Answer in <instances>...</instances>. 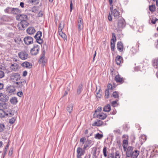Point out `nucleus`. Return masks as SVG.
Listing matches in <instances>:
<instances>
[{
	"instance_id": "1",
	"label": "nucleus",
	"mask_w": 158,
	"mask_h": 158,
	"mask_svg": "<svg viewBox=\"0 0 158 158\" xmlns=\"http://www.w3.org/2000/svg\"><path fill=\"white\" fill-rule=\"evenodd\" d=\"M114 24L117 29L120 30L123 29L126 25L125 20L122 18H120L114 22Z\"/></svg>"
},
{
	"instance_id": "2",
	"label": "nucleus",
	"mask_w": 158,
	"mask_h": 158,
	"mask_svg": "<svg viewBox=\"0 0 158 158\" xmlns=\"http://www.w3.org/2000/svg\"><path fill=\"white\" fill-rule=\"evenodd\" d=\"M12 20V18L9 16L3 15L0 18V25L6 24L7 22H10Z\"/></svg>"
},
{
	"instance_id": "3",
	"label": "nucleus",
	"mask_w": 158,
	"mask_h": 158,
	"mask_svg": "<svg viewBox=\"0 0 158 158\" xmlns=\"http://www.w3.org/2000/svg\"><path fill=\"white\" fill-rule=\"evenodd\" d=\"M40 50L39 46L35 45L30 50L32 56H35L37 55Z\"/></svg>"
},
{
	"instance_id": "4",
	"label": "nucleus",
	"mask_w": 158,
	"mask_h": 158,
	"mask_svg": "<svg viewBox=\"0 0 158 158\" xmlns=\"http://www.w3.org/2000/svg\"><path fill=\"white\" fill-rule=\"evenodd\" d=\"M78 18L80 19L78 21L77 26L78 31L80 32L83 29L84 26L83 20L81 18V16H79Z\"/></svg>"
},
{
	"instance_id": "5",
	"label": "nucleus",
	"mask_w": 158,
	"mask_h": 158,
	"mask_svg": "<svg viewBox=\"0 0 158 158\" xmlns=\"http://www.w3.org/2000/svg\"><path fill=\"white\" fill-rule=\"evenodd\" d=\"M29 24L27 20L21 21L18 24V27L20 30H22L23 28L27 27Z\"/></svg>"
},
{
	"instance_id": "6",
	"label": "nucleus",
	"mask_w": 158,
	"mask_h": 158,
	"mask_svg": "<svg viewBox=\"0 0 158 158\" xmlns=\"http://www.w3.org/2000/svg\"><path fill=\"white\" fill-rule=\"evenodd\" d=\"M42 35V33L40 31H38L34 36V38L36 39L37 42L40 44L43 43V40L41 39Z\"/></svg>"
},
{
	"instance_id": "7",
	"label": "nucleus",
	"mask_w": 158,
	"mask_h": 158,
	"mask_svg": "<svg viewBox=\"0 0 158 158\" xmlns=\"http://www.w3.org/2000/svg\"><path fill=\"white\" fill-rule=\"evenodd\" d=\"M20 78V75L18 73H13L10 76L11 80L13 82L17 81Z\"/></svg>"
},
{
	"instance_id": "8",
	"label": "nucleus",
	"mask_w": 158,
	"mask_h": 158,
	"mask_svg": "<svg viewBox=\"0 0 158 158\" xmlns=\"http://www.w3.org/2000/svg\"><path fill=\"white\" fill-rule=\"evenodd\" d=\"M23 40L25 44H26L29 45L33 43V39L31 36L25 37L24 38Z\"/></svg>"
},
{
	"instance_id": "9",
	"label": "nucleus",
	"mask_w": 158,
	"mask_h": 158,
	"mask_svg": "<svg viewBox=\"0 0 158 158\" xmlns=\"http://www.w3.org/2000/svg\"><path fill=\"white\" fill-rule=\"evenodd\" d=\"M45 52H43L39 60V63H42L43 66H44L45 63L47 62V59L45 57Z\"/></svg>"
},
{
	"instance_id": "10",
	"label": "nucleus",
	"mask_w": 158,
	"mask_h": 158,
	"mask_svg": "<svg viewBox=\"0 0 158 158\" xmlns=\"http://www.w3.org/2000/svg\"><path fill=\"white\" fill-rule=\"evenodd\" d=\"M19 57L22 60H25L27 59L28 56L27 53L25 51H22L18 53Z\"/></svg>"
},
{
	"instance_id": "11",
	"label": "nucleus",
	"mask_w": 158,
	"mask_h": 158,
	"mask_svg": "<svg viewBox=\"0 0 158 158\" xmlns=\"http://www.w3.org/2000/svg\"><path fill=\"white\" fill-rule=\"evenodd\" d=\"M9 99V97L5 94L0 93V101L2 102L7 101Z\"/></svg>"
},
{
	"instance_id": "12",
	"label": "nucleus",
	"mask_w": 158,
	"mask_h": 158,
	"mask_svg": "<svg viewBox=\"0 0 158 158\" xmlns=\"http://www.w3.org/2000/svg\"><path fill=\"white\" fill-rule=\"evenodd\" d=\"M16 19L17 20H19L21 21L27 20L28 19L27 16L26 15L24 14L18 15L16 16Z\"/></svg>"
},
{
	"instance_id": "13",
	"label": "nucleus",
	"mask_w": 158,
	"mask_h": 158,
	"mask_svg": "<svg viewBox=\"0 0 158 158\" xmlns=\"http://www.w3.org/2000/svg\"><path fill=\"white\" fill-rule=\"evenodd\" d=\"M111 13L115 19H118L121 16L119 11L116 9H114Z\"/></svg>"
},
{
	"instance_id": "14",
	"label": "nucleus",
	"mask_w": 158,
	"mask_h": 158,
	"mask_svg": "<svg viewBox=\"0 0 158 158\" xmlns=\"http://www.w3.org/2000/svg\"><path fill=\"white\" fill-rule=\"evenodd\" d=\"M133 152V148L131 146H129L127 149L126 153V156L127 157H130L132 155Z\"/></svg>"
},
{
	"instance_id": "15",
	"label": "nucleus",
	"mask_w": 158,
	"mask_h": 158,
	"mask_svg": "<svg viewBox=\"0 0 158 158\" xmlns=\"http://www.w3.org/2000/svg\"><path fill=\"white\" fill-rule=\"evenodd\" d=\"M8 94L9 95H11L15 94V88L12 86H10L6 90Z\"/></svg>"
},
{
	"instance_id": "16",
	"label": "nucleus",
	"mask_w": 158,
	"mask_h": 158,
	"mask_svg": "<svg viewBox=\"0 0 158 158\" xmlns=\"http://www.w3.org/2000/svg\"><path fill=\"white\" fill-rule=\"evenodd\" d=\"M19 68V66L18 64L16 63L11 64L10 68L12 71H16L18 70Z\"/></svg>"
},
{
	"instance_id": "17",
	"label": "nucleus",
	"mask_w": 158,
	"mask_h": 158,
	"mask_svg": "<svg viewBox=\"0 0 158 158\" xmlns=\"http://www.w3.org/2000/svg\"><path fill=\"white\" fill-rule=\"evenodd\" d=\"M5 116L6 117H11L14 114V112L10 109L8 110L5 111Z\"/></svg>"
},
{
	"instance_id": "18",
	"label": "nucleus",
	"mask_w": 158,
	"mask_h": 158,
	"mask_svg": "<svg viewBox=\"0 0 158 158\" xmlns=\"http://www.w3.org/2000/svg\"><path fill=\"white\" fill-rule=\"evenodd\" d=\"M27 33L29 35L33 34L35 31L34 28L33 27H28L26 30Z\"/></svg>"
},
{
	"instance_id": "19",
	"label": "nucleus",
	"mask_w": 158,
	"mask_h": 158,
	"mask_svg": "<svg viewBox=\"0 0 158 158\" xmlns=\"http://www.w3.org/2000/svg\"><path fill=\"white\" fill-rule=\"evenodd\" d=\"M117 48L118 51L120 52L123 51V44L121 42H118L117 43Z\"/></svg>"
},
{
	"instance_id": "20",
	"label": "nucleus",
	"mask_w": 158,
	"mask_h": 158,
	"mask_svg": "<svg viewBox=\"0 0 158 158\" xmlns=\"http://www.w3.org/2000/svg\"><path fill=\"white\" fill-rule=\"evenodd\" d=\"M85 149H84V148H82L81 147H78L77 150V153L84 154L85 153Z\"/></svg>"
},
{
	"instance_id": "21",
	"label": "nucleus",
	"mask_w": 158,
	"mask_h": 158,
	"mask_svg": "<svg viewBox=\"0 0 158 158\" xmlns=\"http://www.w3.org/2000/svg\"><path fill=\"white\" fill-rule=\"evenodd\" d=\"M123 60V58L120 56H117L115 58V61L116 64L119 65Z\"/></svg>"
},
{
	"instance_id": "22",
	"label": "nucleus",
	"mask_w": 158,
	"mask_h": 158,
	"mask_svg": "<svg viewBox=\"0 0 158 158\" xmlns=\"http://www.w3.org/2000/svg\"><path fill=\"white\" fill-rule=\"evenodd\" d=\"M92 143V141L91 140L87 139L84 145L83 148H84V149H86L87 148L89 147V146Z\"/></svg>"
},
{
	"instance_id": "23",
	"label": "nucleus",
	"mask_w": 158,
	"mask_h": 158,
	"mask_svg": "<svg viewBox=\"0 0 158 158\" xmlns=\"http://www.w3.org/2000/svg\"><path fill=\"white\" fill-rule=\"evenodd\" d=\"M107 116V115L106 114L104 113H102L97 115V117L100 119H104Z\"/></svg>"
},
{
	"instance_id": "24",
	"label": "nucleus",
	"mask_w": 158,
	"mask_h": 158,
	"mask_svg": "<svg viewBox=\"0 0 158 158\" xmlns=\"http://www.w3.org/2000/svg\"><path fill=\"white\" fill-rule=\"evenodd\" d=\"M21 12V11L17 8H13L12 14L17 15L20 14Z\"/></svg>"
},
{
	"instance_id": "25",
	"label": "nucleus",
	"mask_w": 158,
	"mask_h": 158,
	"mask_svg": "<svg viewBox=\"0 0 158 158\" xmlns=\"http://www.w3.org/2000/svg\"><path fill=\"white\" fill-rule=\"evenodd\" d=\"M128 143V141L127 139H124L123 141V150L124 151L127 149V147Z\"/></svg>"
},
{
	"instance_id": "26",
	"label": "nucleus",
	"mask_w": 158,
	"mask_h": 158,
	"mask_svg": "<svg viewBox=\"0 0 158 158\" xmlns=\"http://www.w3.org/2000/svg\"><path fill=\"white\" fill-rule=\"evenodd\" d=\"M8 106L7 104L5 102L0 103V109H6Z\"/></svg>"
},
{
	"instance_id": "27",
	"label": "nucleus",
	"mask_w": 158,
	"mask_h": 158,
	"mask_svg": "<svg viewBox=\"0 0 158 158\" xmlns=\"http://www.w3.org/2000/svg\"><path fill=\"white\" fill-rule=\"evenodd\" d=\"M22 65L23 67L30 68L31 67V64L28 62H25L22 64Z\"/></svg>"
},
{
	"instance_id": "28",
	"label": "nucleus",
	"mask_w": 158,
	"mask_h": 158,
	"mask_svg": "<svg viewBox=\"0 0 158 158\" xmlns=\"http://www.w3.org/2000/svg\"><path fill=\"white\" fill-rule=\"evenodd\" d=\"M139 154V151L136 150L132 152V156H131L132 158H136Z\"/></svg>"
},
{
	"instance_id": "29",
	"label": "nucleus",
	"mask_w": 158,
	"mask_h": 158,
	"mask_svg": "<svg viewBox=\"0 0 158 158\" xmlns=\"http://www.w3.org/2000/svg\"><path fill=\"white\" fill-rule=\"evenodd\" d=\"M115 41L113 39H111L110 40L111 50L114 51V49Z\"/></svg>"
},
{
	"instance_id": "30",
	"label": "nucleus",
	"mask_w": 158,
	"mask_h": 158,
	"mask_svg": "<svg viewBox=\"0 0 158 158\" xmlns=\"http://www.w3.org/2000/svg\"><path fill=\"white\" fill-rule=\"evenodd\" d=\"M115 80L117 82H121L123 81V79L122 78L120 77L118 74L115 76Z\"/></svg>"
},
{
	"instance_id": "31",
	"label": "nucleus",
	"mask_w": 158,
	"mask_h": 158,
	"mask_svg": "<svg viewBox=\"0 0 158 158\" xmlns=\"http://www.w3.org/2000/svg\"><path fill=\"white\" fill-rule=\"evenodd\" d=\"M153 65L156 69H158V58L155 59L153 61Z\"/></svg>"
},
{
	"instance_id": "32",
	"label": "nucleus",
	"mask_w": 158,
	"mask_h": 158,
	"mask_svg": "<svg viewBox=\"0 0 158 158\" xmlns=\"http://www.w3.org/2000/svg\"><path fill=\"white\" fill-rule=\"evenodd\" d=\"M111 110V107L110 105H107L105 106L103 108V111L105 112H108Z\"/></svg>"
},
{
	"instance_id": "33",
	"label": "nucleus",
	"mask_w": 158,
	"mask_h": 158,
	"mask_svg": "<svg viewBox=\"0 0 158 158\" xmlns=\"http://www.w3.org/2000/svg\"><path fill=\"white\" fill-rule=\"evenodd\" d=\"M73 107V105L72 104H70L69 105L67 108V111L70 114L72 112Z\"/></svg>"
},
{
	"instance_id": "34",
	"label": "nucleus",
	"mask_w": 158,
	"mask_h": 158,
	"mask_svg": "<svg viewBox=\"0 0 158 158\" xmlns=\"http://www.w3.org/2000/svg\"><path fill=\"white\" fill-rule=\"evenodd\" d=\"M13 8L10 7H7L6 9L4 10V11L6 13H7L9 14H12V11Z\"/></svg>"
},
{
	"instance_id": "35",
	"label": "nucleus",
	"mask_w": 158,
	"mask_h": 158,
	"mask_svg": "<svg viewBox=\"0 0 158 158\" xmlns=\"http://www.w3.org/2000/svg\"><path fill=\"white\" fill-rule=\"evenodd\" d=\"M139 140L141 143H143L146 140V137L144 135H143L139 137Z\"/></svg>"
},
{
	"instance_id": "36",
	"label": "nucleus",
	"mask_w": 158,
	"mask_h": 158,
	"mask_svg": "<svg viewBox=\"0 0 158 158\" xmlns=\"http://www.w3.org/2000/svg\"><path fill=\"white\" fill-rule=\"evenodd\" d=\"M83 85L82 84H80L78 86L77 93L78 94H80L83 89Z\"/></svg>"
},
{
	"instance_id": "37",
	"label": "nucleus",
	"mask_w": 158,
	"mask_h": 158,
	"mask_svg": "<svg viewBox=\"0 0 158 158\" xmlns=\"http://www.w3.org/2000/svg\"><path fill=\"white\" fill-rule=\"evenodd\" d=\"M10 102L13 104H16L17 102V98L15 97H12L10 99Z\"/></svg>"
},
{
	"instance_id": "38",
	"label": "nucleus",
	"mask_w": 158,
	"mask_h": 158,
	"mask_svg": "<svg viewBox=\"0 0 158 158\" xmlns=\"http://www.w3.org/2000/svg\"><path fill=\"white\" fill-rule=\"evenodd\" d=\"M5 116V111L2 109H0V118H2Z\"/></svg>"
},
{
	"instance_id": "39",
	"label": "nucleus",
	"mask_w": 158,
	"mask_h": 158,
	"mask_svg": "<svg viewBox=\"0 0 158 158\" xmlns=\"http://www.w3.org/2000/svg\"><path fill=\"white\" fill-rule=\"evenodd\" d=\"M113 132L115 135H120L121 134V130L119 129H117L113 131Z\"/></svg>"
},
{
	"instance_id": "40",
	"label": "nucleus",
	"mask_w": 158,
	"mask_h": 158,
	"mask_svg": "<svg viewBox=\"0 0 158 158\" xmlns=\"http://www.w3.org/2000/svg\"><path fill=\"white\" fill-rule=\"evenodd\" d=\"M5 128L4 125L3 123H0V132H2Z\"/></svg>"
},
{
	"instance_id": "41",
	"label": "nucleus",
	"mask_w": 158,
	"mask_h": 158,
	"mask_svg": "<svg viewBox=\"0 0 158 158\" xmlns=\"http://www.w3.org/2000/svg\"><path fill=\"white\" fill-rule=\"evenodd\" d=\"M103 135L102 134H100L98 133L96 135L95 138L97 139H100L103 137Z\"/></svg>"
},
{
	"instance_id": "42",
	"label": "nucleus",
	"mask_w": 158,
	"mask_h": 158,
	"mask_svg": "<svg viewBox=\"0 0 158 158\" xmlns=\"http://www.w3.org/2000/svg\"><path fill=\"white\" fill-rule=\"evenodd\" d=\"M130 51L131 54H134L136 53L137 50L134 47H132L131 48Z\"/></svg>"
},
{
	"instance_id": "43",
	"label": "nucleus",
	"mask_w": 158,
	"mask_h": 158,
	"mask_svg": "<svg viewBox=\"0 0 158 158\" xmlns=\"http://www.w3.org/2000/svg\"><path fill=\"white\" fill-rule=\"evenodd\" d=\"M5 41L3 39L0 37V47H2L5 45L3 43Z\"/></svg>"
},
{
	"instance_id": "44",
	"label": "nucleus",
	"mask_w": 158,
	"mask_h": 158,
	"mask_svg": "<svg viewBox=\"0 0 158 158\" xmlns=\"http://www.w3.org/2000/svg\"><path fill=\"white\" fill-rule=\"evenodd\" d=\"M113 96L115 98H118L119 97V95L117 92L115 91L113 93Z\"/></svg>"
},
{
	"instance_id": "45",
	"label": "nucleus",
	"mask_w": 158,
	"mask_h": 158,
	"mask_svg": "<svg viewBox=\"0 0 158 158\" xmlns=\"http://www.w3.org/2000/svg\"><path fill=\"white\" fill-rule=\"evenodd\" d=\"M105 95L106 98H107L109 96V91L108 89H106L105 91Z\"/></svg>"
},
{
	"instance_id": "46",
	"label": "nucleus",
	"mask_w": 158,
	"mask_h": 158,
	"mask_svg": "<svg viewBox=\"0 0 158 158\" xmlns=\"http://www.w3.org/2000/svg\"><path fill=\"white\" fill-rule=\"evenodd\" d=\"M103 152L104 156L106 157L107 156V149L105 147H104L103 149Z\"/></svg>"
},
{
	"instance_id": "47",
	"label": "nucleus",
	"mask_w": 158,
	"mask_h": 158,
	"mask_svg": "<svg viewBox=\"0 0 158 158\" xmlns=\"http://www.w3.org/2000/svg\"><path fill=\"white\" fill-rule=\"evenodd\" d=\"M86 140V139L84 137H83L81 138L80 140V143H81L82 144H83L84 143Z\"/></svg>"
},
{
	"instance_id": "48",
	"label": "nucleus",
	"mask_w": 158,
	"mask_h": 158,
	"mask_svg": "<svg viewBox=\"0 0 158 158\" xmlns=\"http://www.w3.org/2000/svg\"><path fill=\"white\" fill-rule=\"evenodd\" d=\"M120 155L118 151H116L115 152V158H120Z\"/></svg>"
},
{
	"instance_id": "49",
	"label": "nucleus",
	"mask_w": 158,
	"mask_h": 158,
	"mask_svg": "<svg viewBox=\"0 0 158 158\" xmlns=\"http://www.w3.org/2000/svg\"><path fill=\"white\" fill-rule=\"evenodd\" d=\"M15 119L14 118H12L9 120V122L11 124H13L15 121Z\"/></svg>"
},
{
	"instance_id": "50",
	"label": "nucleus",
	"mask_w": 158,
	"mask_h": 158,
	"mask_svg": "<svg viewBox=\"0 0 158 158\" xmlns=\"http://www.w3.org/2000/svg\"><path fill=\"white\" fill-rule=\"evenodd\" d=\"M64 22H61L60 23L59 27V28L61 29H63L64 27Z\"/></svg>"
},
{
	"instance_id": "51",
	"label": "nucleus",
	"mask_w": 158,
	"mask_h": 158,
	"mask_svg": "<svg viewBox=\"0 0 158 158\" xmlns=\"http://www.w3.org/2000/svg\"><path fill=\"white\" fill-rule=\"evenodd\" d=\"M149 9L151 11H154L155 10V6L153 5L149 6Z\"/></svg>"
},
{
	"instance_id": "52",
	"label": "nucleus",
	"mask_w": 158,
	"mask_h": 158,
	"mask_svg": "<svg viewBox=\"0 0 158 158\" xmlns=\"http://www.w3.org/2000/svg\"><path fill=\"white\" fill-rule=\"evenodd\" d=\"M59 35L64 39H66V36L64 33L61 32V34H59Z\"/></svg>"
},
{
	"instance_id": "53",
	"label": "nucleus",
	"mask_w": 158,
	"mask_h": 158,
	"mask_svg": "<svg viewBox=\"0 0 158 158\" xmlns=\"http://www.w3.org/2000/svg\"><path fill=\"white\" fill-rule=\"evenodd\" d=\"M158 20V19L156 18H155L154 19L152 18L151 20V22L152 24H155L156 21H157Z\"/></svg>"
},
{
	"instance_id": "54",
	"label": "nucleus",
	"mask_w": 158,
	"mask_h": 158,
	"mask_svg": "<svg viewBox=\"0 0 158 158\" xmlns=\"http://www.w3.org/2000/svg\"><path fill=\"white\" fill-rule=\"evenodd\" d=\"M2 61L0 60V69H2L4 68V65L3 64Z\"/></svg>"
},
{
	"instance_id": "55",
	"label": "nucleus",
	"mask_w": 158,
	"mask_h": 158,
	"mask_svg": "<svg viewBox=\"0 0 158 158\" xmlns=\"http://www.w3.org/2000/svg\"><path fill=\"white\" fill-rule=\"evenodd\" d=\"M103 124L102 121L100 120H98V126L99 127L101 126Z\"/></svg>"
},
{
	"instance_id": "56",
	"label": "nucleus",
	"mask_w": 158,
	"mask_h": 158,
	"mask_svg": "<svg viewBox=\"0 0 158 158\" xmlns=\"http://www.w3.org/2000/svg\"><path fill=\"white\" fill-rule=\"evenodd\" d=\"M4 76V72L0 70V78H2Z\"/></svg>"
},
{
	"instance_id": "57",
	"label": "nucleus",
	"mask_w": 158,
	"mask_h": 158,
	"mask_svg": "<svg viewBox=\"0 0 158 158\" xmlns=\"http://www.w3.org/2000/svg\"><path fill=\"white\" fill-rule=\"evenodd\" d=\"M7 36L9 37L13 38L14 36V34L12 33H10L8 34Z\"/></svg>"
},
{
	"instance_id": "58",
	"label": "nucleus",
	"mask_w": 158,
	"mask_h": 158,
	"mask_svg": "<svg viewBox=\"0 0 158 158\" xmlns=\"http://www.w3.org/2000/svg\"><path fill=\"white\" fill-rule=\"evenodd\" d=\"M102 110V108L101 107H98L96 110L95 111V112H100Z\"/></svg>"
},
{
	"instance_id": "59",
	"label": "nucleus",
	"mask_w": 158,
	"mask_h": 158,
	"mask_svg": "<svg viewBox=\"0 0 158 158\" xmlns=\"http://www.w3.org/2000/svg\"><path fill=\"white\" fill-rule=\"evenodd\" d=\"M13 149L12 148H11L9 152V155L10 156H11L13 153Z\"/></svg>"
},
{
	"instance_id": "60",
	"label": "nucleus",
	"mask_w": 158,
	"mask_h": 158,
	"mask_svg": "<svg viewBox=\"0 0 158 158\" xmlns=\"http://www.w3.org/2000/svg\"><path fill=\"white\" fill-rule=\"evenodd\" d=\"M112 39H113V40H114L115 42L116 41V37L115 34L114 33H112Z\"/></svg>"
},
{
	"instance_id": "61",
	"label": "nucleus",
	"mask_w": 158,
	"mask_h": 158,
	"mask_svg": "<svg viewBox=\"0 0 158 158\" xmlns=\"http://www.w3.org/2000/svg\"><path fill=\"white\" fill-rule=\"evenodd\" d=\"M84 154L77 153V158H81V156Z\"/></svg>"
},
{
	"instance_id": "62",
	"label": "nucleus",
	"mask_w": 158,
	"mask_h": 158,
	"mask_svg": "<svg viewBox=\"0 0 158 158\" xmlns=\"http://www.w3.org/2000/svg\"><path fill=\"white\" fill-rule=\"evenodd\" d=\"M37 0H29V2L31 3L34 4L36 2Z\"/></svg>"
},
{
	"instance_id": "63",
	"label": "nucleus",
	"mask_w": 158,
	"mask_h": 158,
	"mask_svg": "<svg viewBox=\"0 0 158 158\" xmlns=\"http://www.w3.org/2000/svg\"><path fill=\"white\" fill-rule=\"evenodd\" d=\"M17 95L19 97H21L23 95V92H18L17 93Z\"/></svg>"
},
{
	"instance_id": "64",
	"label": "nucleus",
	"mask_w": 158,
	"mask_h": 158,
	"mask_svg": "<svg viewBox=\"0 0 158 158\" xmlns=\"http://www.w3.org/2000/svg\"><path fill=\"white\" fill-rule=\"evenodd\" d=\"M117 103V101H114L112 102V106L114 107L115 106V105Z\"/></svg>"
}]
</instances>
